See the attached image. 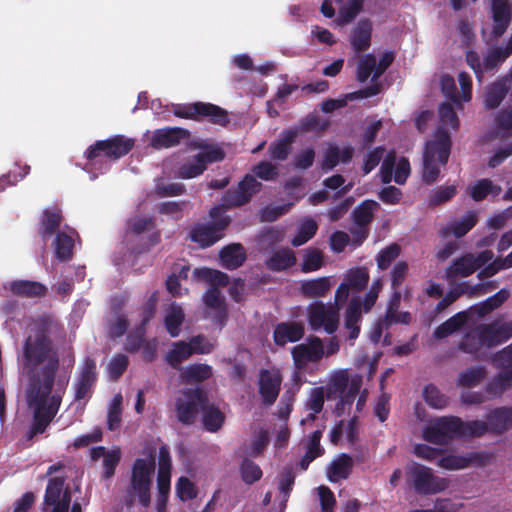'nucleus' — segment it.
<instances>
[{
  "mask_svg": "<svg viewBox=\"0 0 512 512\" xmlns=\"http://www.w3.org/2000/svg\"><path fill=\"white\" fill-rule=\"evenodd\" d=\"M51 322L39 318L28 326L27 336L18 354L22 378L28 381L26 398L34 413L32 434L43 433L56 415L65 385L66 377L59 379L53 388L55 372L59 365L57 353L49 338Z\"/></svg>",
  "mask_w": 512,
  "mask_h": 512,
  "instance_id": "obj_1",
  "label": "nucleus"
},
{
  "mask_svg": "<svg viewBox=\"0 0 512 512\" xmlns=\"http://www.w3.org/2000/svg\"><path fill=\"white\" fill-rule=\"evenodd\" d=\"M362 377L350 375L347 370L339 369L328 376L326 393L328 398L338 397L336 412L338 416L348 414L352 417L341 420L331 432V440L336 443L343 436L353 443L358 434L357 417L366 405L368 391L361 390Z\"/></svg>",
  "mask_w": 512,
  "mask_h": 512,
  "instance_id": "obj_2",
  "label": "nucleus"
},
{
  "mask_svg": "<svg viewBox=\"0 0 512 512\" xmlns=\"http://www.w3.org/2000/svg\"><path fill=\"white\" fill-rule=\"evenodd\" d=\"M261 184L251 175H247L236 190H229L223 203L210 210L212 224L197 225L191 232V239L201 247H208L222 238V231L228 225L229 218L224 215V208L241 206L247 203L253 194L260 190Z\"/></svg>",
  "mask_w": 512,
  "mask_h": 512,
  "instance_id": "obj_3",
  "label": "nucleus"
},
{
  "mask_svg": "<svg viewBox=\"0 0 512 512\" xmlns=\"http://www.w3.org/2000/svg\"><path fill=\"white\" fill-rule=\"evenodd\" d=\"M440 127L433 138L426 143L423 154V180L427 183L434 182L439 173L440 166L447 163L451 140L446 128L456 130L458 118L450 104H442L439 107Z\"/></svg>",
  "mask_w": 512,
  "mask_h": 512,
  "instance_id": "obj_4",
  "label": "nucleus"
},
{
  "mask_svg": "<svg viewBox=\"0 0 512 512\" xmlns=\"http://www.w3.org/2000/svg\"><path fill=\"white\" fill-rule=\"evenodd\" d=\"M203 410V424L210 432H216L224 423V414L213 405H206L200 389H188L180 393L176 399L175 409L179 421L190 424L197 416L199 409Z\"/></svg>",
  "mask_w": 512,
  "mask_h": 512,
  "instance_id": "obj_5",
  "label": "nucleus"
},
{
  "mask_svg": "<svg viewBox=\"0 0 512 512\" xmlns=\"http://www.w3.org/2000/svg\"><path fill=\"white\" fill-rule=\"evenodd\" d=\"M490 431L489 422L474 420L463 423L457 417H439L423 430V438L434 444H447L454 436H481Z\"/></svg>",
  "mask_w": 512,
  "mask_h": 512,
  "instance_id": "obj_6",
  "label": "nucleus"
},
{
  "mask_svg": "<svg viewBox=\"0 0 512 512\" xmlns=\"http://www.w3.org/2000/svg\"><path fill=\"white\" fill-rule=\"evenodd\" d=\"M512 337V321H506L502 316L491 323L480 324L466 333L460 343V348L467 353L478 354L483 349L498 346Z\"/></svg>",
  "mask_w": 512,
  "mask_h": 512,
  "instance_id": "obj_7",
  "label": "nucleus"
},
{
  "mask_svg": "<svg viewBox=\"0 0 512 512\" xmlns=\"http://www.w3.org/2000/svg\"><path fill=\"white\" fill-rule=\"evenodd\" d=\"M133 145L132 139L123 136H114L107 140L98 141L87 151L89 172L99 171V173H103L107 171L111 161L126 155Z\"/></svg>",
  "mask_w": 512,
  "mask_h": 512,
  "instance_id": "obj_8",
  "label": "nucleus"
},
{
  "mask_svg": "<svg viewBox=\"0 0 512 512\" xmlns=\"http://www.w3.org/2000/svg\"><path fill=\"white\" fill-rule=\"evenodd\" d=\"M193 274L197 279L211 284L212 287L204 296V303L207 307V317L222 326L226 320L227 311L224 298L216 287L227 285L228 276L221 271L209 268L195 269Z\"/></svg>",
  "mask_w": 512,
  "mask_h": 512,
  "instance_id": "obj_9",
  "label": "nucleus"
},
{
  "mask_svg": "<svg viewBox=\"0 0 512 512\" xmlns=\"http://www.w3.org/2000/svg\"><path fill=\"white\" fill-rule=\"evenodd\" d=\"M154 475L155 457L152 454L135 460L131 470L129 494L144 507H148L151 502Z\"/></svg>",
  "mask_w": 512,
  "mask_h": 512,
  "instance_id": "obj_10",
  "label": "nucleus"
},
{
  "mask_svg": "<svg viewBox=\"0 0 512 512\" xmlns=\"http://www.w3.org/2000/svg\"><path fill=\"white\" fill-rule=\"evenodd\" d=\"M383 288V280L376 278L369 291L366 293L364 299L360 297H353L345 312V328L349 330V338L356 339L359 335V325L361 320L362 311L367 313L374 306L380 291Z\"/></svg>",
  "mask_w": 512,
  "mask_h": 512,
  "instance_id": "obj_11",
  "label": "nucleus"
},
{
  "mask_svg": "<svg viewBox=\"0 0 512 512\" xmlns=\"http://www.w3.org/2000/svg\"><path fill=\"white\" fill-rule=\"evenodd\" d=\"M199 152L189 156L179 167L178 176L183 179H191L201 175L207 168V164L221 161L224 158L222 149L213 144L201 141L198 145Z\"/></svg>",
  "mask_w": 512,
  "mask_h": 512,
  "instance_id": "obj_12",
  "label": "nucleus"
},
{
  "mask_svg": "<svg viewBox=\"0 0 512 512\" xmlns=\"http://www.w3.org/2000/svg\"><path fill=\"white\" fill-rule=\"evenodd\" d=\"M343 303L313 302L307 307V320L312 330L334 333L339 325V311Z\"/></svg>",
  "mask_w": 512,
  "mask_h": 512,
  "instance_id": "obj_13",
  "label": "nucleus"
},
{
  "mask_svg": "<svg viewBox=\"0 0 512 512\" xmlns=\"http://www.w3.org/2000/svg\"><path fill=\"white\" fill-rule=\"evenodd\" d=\"M494 254L490 250H485L475 255L473 253L464 254L453 260L444 273V278L450 283H454L459 278H465L473 274L477 269L492 261Z\"/></svg>",
  "mask_w": 512,
  "mask_h": 512,
  "instance_id": "obj_14",
  "label": "nucleus"
},
{
  "mask_svg": "<svg viewBox=\"0 0 512 512\" xmlns=\"http://www.w3.org/2000/svg\"><path fill=\"white\" fill-rule=\"evenodd\" d=\"M71 504L70 491L64 489L63 478H53L49 481L45 493V509L49 512H81L79 503Z\"/></svg>",
  "mask_w": 512,
  "mask_h": 512,
  "instance_id": "obj_15",
  "label": "nucleus"
},
{
  "mask_svg": "<svg viewBox=\"0 0 512 512\" xmlns=\"http://www.w3.org/2000/svg\"><path fill=\"white\" fill-rule=\"evenodd\" d=\"M407 473L418 493L434 494L448 487L447 479L435 476L430 468L423 465L413 463L407 467Z\"/></svg>",
  "mask_w": 512,
  "mask_h": 512,
  "instance_id": "obj_16",
  "label": "nucleus"
},
{
  "mask_svg": "<svg viewBox=\"0 0 512 512\" xmlns=\"http://www.w3.org/2000/svg\"><path fill=\"white\" fill-rule=\"evenodd\" d=\"M173 111L176 116L182 118L204 116L215 124L225 125L228 122L226 111L210 103L196 102L194 104L175 105Z\"/></svg>",
  "mask_w": 512,
  "mask_h": 512,
  "instance_id": "obj_17",
  "label": "nucleus"
},
{
  "mask_svg": "<svg viewBox=\"0 0 512 512\" xmlns=\"http://www.w3.org/2000/svg\"><path fill=\"white\" fill-rule=\"evenodd\" d=\"M460 89L456 87L453 77L443 75L441 77L440 85L442 93L446 98L450 99L457 107H462L463 102H469L472 98V80L471 77L465 72L458 75Z\"/></svg>",
  "mask_w": 512,
  "mask_h": 512,
  "instance_id": "obj_18",
  "label": "nucleus"
},
{
  "mask_svg": "<svg viewBox=\"0 0 512 512\" xmlns=\"http://www.w3.org/2000/svg\"><path fill=\"white\" fill-rule=\"evenodd\" d=\"M171 467L172 466L169 451L165 446H162L159 449L158 454V497L156 501V508L158 512H163L166 506V502L170 492Z\"/></svg>",
  "mask_w": 512,
  "mask_h": 512,
  "instance_id": "obj_19",
  "label": "nucleus"
},
{
  "mask_svg": "<svg viewBox=\"0 0 512 512\" xmlns=\"http://www.w3.org/2000/svg\"><path fill=\"white\" fill-rule=\"evenodd\" d=\"M282 380V374L277 368L273 367L259 371L257 387L263 404L272 405L276 401Z\"/></svg>",
  "mask_w": 512,
  "mask_h": 512,
  "instance_id": "obj_20",
  "label": "nucleus"
},
{
  "mask_svg": "<svg viewBox=\"0 0 512 512\" xmlns=\"http://www.w3.org/2000/svg\"><path fill=\"white\" fill-rule=\"evenodd\" d=\"M369 281V272L367 268H352L344 276L343 282L339 285L335 293L336 303H345L350 296V292L362 291Z\"/></svg>",
  "mask_w": 512,
  "mask_h": 512,
  "instance_id": "obj_21",
  "label": "nucleus"
},
{
  "mask_svg": "<svg viewBox=\"0 0 512 512\" xmlns=\"http://www.w3.org/2000/svg\"><path fill=\"white\" fill-rule=\"evenodd\" d=\"M393 54L385 52L377 61L374 55L367 54L361 56L358 62L357 77L360 82L377 79L392 63Z\"/></svg>",
  "mask_w": 512,
  "mask_h": 512,
  "instance_id": "obj_22",
  "label": "nucleus"
},
{
  "mask_svg": "<svg viewBox=\"0 0 512 512\" xmlns=\"http://www.w3.org/2000/svg\"><path fill=\"white\" fill-rule=\"evenodd\" d=\"M491 455L486 452H470L464 455L449 454L438 461V466L447 470L480 467L489 463Z\"/></svg>",
  "mask_w": 512,
  "mask_h": 512,
  "instance_id": "obj_23",
  "label": "nucleus"
},
{
  "mask_svg": "<svg viewBox=\"0 0 512 512\" xmlns=\"http://www.w3.org/2000/svg\"><path fill=\"white\" fill-rule=\"evenodd\" d=\"M410 174V164L407 159L397 160L394 152H389L382 163L380 176L383 183L387 184L393 179L397 184H404Z\"/></svg>",
  "mask_w": 512,
  "mask_h": 512,
  "instance_id": "obj_24",
  "label": "nucleus"
},
{
  "mask_svg": "<svg viewBox=\"0 0 512 512\" xmlns=\"http://www.w3.org/2000/svg\"><path fill=\"white\" fill-rule=\"evenodd\" d=\"M509 56L510 55H505L504 48H497L490 50L482 60L476 52L468 51L466 60L476 74L477 79L481 81L484 72L492 70L497 65L504 62Z\"/></svg>",
  "mask_w": 512,
  "mask_h": 512,
  "instance_id": "obj_25",
  "label": "nucleus"
},
{
  "mask_svg": "<svg viewBox=\"0 0 512 512\" xmlns=\"http://www.w3.org/2000/svg\"><path fill=\"white\" fill-rule=\"evenodd\" d=\"M95 370V362L91 359H86L75 384V402L80 408H83L86 400L91 395L92 386L96 379Z\"/></svg>",
  "mask_w": 512,
  "mask_h": 512,
  "instance_id": "obj_26",
  "label": "nucleus"
},
{
  "mask_svg": "<svg viewBox=\"0 0 512 512\" xmlns=\"http://www.w3.org/2000/svg\"><path fill=\"white\" fill-rule=\"evenodd\" d=\"M292 356L298 369L304 368L310 362H318L323 358L321 339L313 337L304 343L294 346L292 348Z\"/></svg>",
  "mask_w": 512,
  "mask_h": 512,
  "instance_id": "obj_27",
  "label": "nucleus"
},
{
  "mask_svg": "<svg viewBox=\"0 0 512 512\" xmlns=\"http://www.w3.org/2000/svg\"><path fill=\"white\" fill-rule=\"evenodd\" d=\"M491 12L493 18V35L500 37L507 29L512 16V6L509 0H492Z\"/></svg>",
  "mask_w": 512,
  "mask_h": 512,
  "instance_id": "obj_28",
  "label": "nucleus"
},
{
  "mask_svg": "<svg viewBox=\"0 0 512 512\" xmlns=\"http://www.w3.org/2000/svg\"><path fill=\"white\" fill-rule=\"evenodd\" d=\"M378 207L379 204L376 201L365 200L354 210V221L359 226L358 230L356 231V245H359L366 238L367 233L363 227L370 223V221L373 218L374 212Z\"/></svg>",
  "mask_w": 512,
  "mask_h": 512,
  "instance_id": "obj_29",
  "label": "nucleus"
},
{
  "mask_svg": "<svg viewBox=\"0 0 512 512\" xmlns=\"http://www.w3.org/2000/svg\"><path fill=\"white\" fill-rule=\"evenodd\" d=\"M304 335V327L297 322H282L274 329V342L276 345L284 346L300 340Z\"/></svg>",
  "mask_w": 512,
  "mask_h": 512,
  "instance_id": "obj_30",
  "label": "nucleus"
},
{
  "mask_svg": "<svg viewBox=\"0 0 512 512\" xmlns=\"http://www.w3.org/2000/svg\"><path fill=\"white\" fill-rule=\"evenodd\" d=\"M477 221V213L469 211L461 219L452 221L443 227L440 230V236L444 239L450 235L460 238L468 233L475 226Z\"/></svg>",
  "mask_w": 512,
  "mask_h": 512,
  "instance_id": "obj_31",
  "label": "nucleus"
},
{
  "mask_svg": "<svg viewBox=\"0 0 512 512\" xmlns=\"http://www.w3.org/2000/svg\"><path fill=\"white\" fill-rule=\"evenodd\" d=\"M91 458L95 461L102 459L103 476L110 478L113 476L116 466L118 465L121 452L119 448L105 449L102 446L95 447L91 450Z\"/></svg>",
  "mask_w": 512,
  "mask_h": 512,
  "instance_id": "obj_32",
  "label": "nucleus"
},
{
  "mask_svg": "<svg viewBox=\"0 0 512 512\" xmlns=\"http://www.w3.org/2000/svg\"><path fill=\"white\" fill-rule=\"evenodd\" d=\"M372 22L369 19L360 20L353 29L350 43L355 52L365 51L371 42Z\"/></svg>",
  "mask_w": 512,
  "mask_h": 512,
  "instance_id": "obj_33",
  "label": "nucleus"
},
{
  "mask_svg": "<svg viewBox=\"0 0 512 512\" xmlns=\"http://www.w3.org/2000/svg\"><path fill=\"white\" fill-rule=\"evenodd\" d=\"M509 296V290L503 288L493 296L487 298L482 303L471 307L467 312L471 319L474 318L475 316L484 317L487 314L491 313L493 310L500 307L509 298Z\"/></svg>",
  "mask_w": 512,
  "mask_h": 512,
  "instance_id": "obj_34",
  "label": "nucleus"
},
{
  "mask_svg": "<svg viewBox=\"0 0 512 512\" xmlns=\"http://www.w3.org/2000/svg\"><path fill=\"white\" fill-rule=\"evenodd\" d=\"M410 314L408 312L398 313L396 312L392 304L389 306L386 318L383 320L377 321L371 329L370 339L374 343H378L382 338V333L389 323H409Z\"/></svg>",
  "mask_w": 512,
  "mask_h": 512,
  "instance_id": "obj_35",
  "label": "nucleus"
},
{
  "mask_svg": "<svg viewBox=\"0 0 512 512\" xmlns=\"http://www.w3.org/2000/svg\"><path fill=\"white\" fill-rule=\"evenodd\" d=\"M186 135L180 128H164L154 132L151 138V145L154 148H169L179 143Z\"/></svg>",
  "mask_w": 512,
  "mask_h": 512,
  "instance_id": "obj_36",
  "label": "nucleus"
},
{
  "mask_svg": "<svg viewBox=\"0 0 512 512\" xmlns=\"http://www.w3.org/2000/svg\"><path fill=\"white\" fill-rule=\"evenodd\" d=\"M143 332L141 328H139L135 333H131L127 338L126 349L128 351L134 352L140 349L143 346V357L146 361H152L156 356L157 350V341L153 339L152 341L143 343Z\"/></svg>",
  "mask_w": 512,
  "mask_h": 512,
  "instance_id": "obj_37",
  "label": "nucleus"
},
{
  "mask_svg": "<svg viewBox=\"0 0 512 512\" xmlns=\"http://www.w3.org/2000/svg\"><path fill=\"white\" fill-rule=\"evenodd\" d=\"M353 155V149L349 146L338 147L330 144L324 154L322 168L331 170L340 162H348Z\"/></svg>",
  "mask_w": 512,
  "mask_h": 512,
  "instance_id": "obj_38",
  "label": "nucleus"
},
{
  "mask_svg": "<svg viewBox=\"0 0 512 512\" xmlns=\"http://www.w3.org/2000/svg\"><path fill=\"white\" fill-rule=\"evenodd\" d=\"M489 428L491 432L503 433L512 427V409L500 407L488 415Z\"/></svg>",
  "mask_w": 512,
  "mask_h": 512,
  "instance_id": "obj_39",
  "label": "nucleus"
},
{
  "mask_svg": "<svg viewBox=\"0 0 512 512\" xmlns=\"http://www.w3.org/2000/svg\"><path fill=\"white\" fill-rule=\"evenodd\" d=\"M245 258V250L240 244L228 245L220 252L221 264L227 269H235L241 266Z\"/></svg>",
  "mask_w": 512,
  "mask_h": 512,
  "instance_id": "obj_40",
  "label": "nucleus"
},
{
  "mask_svg": "<svg viewBox=\"0 0 512 512\" xmlns=\"http://www.w3.org/2000/svg\"><path fill=\"white\" fill-rule=\"evenodd\" d=\"M508 79L504 78L499 81L494 82L487 88L484 97L485 107L488 109H494L498 107L508 92Z\"/></svg>",
  "mask_w": 512,
  "mask_h": 512,
  "instance_id": "obj_41",
  "label": "nucleus"
},
{
  "mask_svg": "<svg viewBox=\"0 0 512 512\" xmlns=\"http://www.w3.org/2000/svg\"><path fill=\"white\" fill-rule=\"evenodd\" d=\"M212 376V368L207 364H192L181 368L182 383L202 382Z\"/></svg>",
  "mask_w": 512,
  "mask_h": 512,
  "instance_id": "obj_42",
  "label": "nucleus"
},
{
  "mask_svg": "<svg viewBox=\"0 0 512 512\" xmlns=\"http://www.w3.org/2000/svg\"><path fill=\"white\" fill-rule=\"evenodd\" d=\"M296 263L294 252L289 248H284L274 252L266 261L270 270L282 271L290 268Z\"/></svg>",
  "mask_w": 512,
  "mask_h": 512,
  "instance_id": "obj_43",
  "label": "nucleus"
},
{
  "mask_svg": "<svg viewBox=\"0 0 512 512\" xmlns=\"http://www.w3.org/2000/svg\"><path fill=\"white\" fill-rule=\"evenodd\" d=\"M183 320L184 312L180 305L172 303L166 308L164 322L171 337H177L179 335Z\"/></svg>",
  "mask_w": 512,
  "mask_h": 512,
  "instance_id": "obj_44",
  "label": "nucleus"
},
{
  "mask_svg": "<svg viewBox=\"0 0 512 512\" xmlns=\"http://www.w3.org/2000/svg\"><path fill=\"white\" fill-rule=\"evenodd\" d=\"M352 459L346 454L339 455L328 469V478L331 482L346 479L351 471Z\"/></svg>",
  "mask_w": 512,
  "mask_h": 512,
  "instance_id": "obj_45",
  "label": "nucleus"
},
{
  "mask_svg": "<svg viewBox=\"0 0 512 512\" xmlns=\"http://www.w3.org/2000/svg\"><path fill=\"white\" fill-rule=\"evenodd\" d=\"M468 192L474 201H481L489 195L493 197L498 196L501 192V187L493 184L489 179H481L473 183L468 188Z\"/></svg>",
  "mask_w": 512,
  "mask_h": 512,
  "instance_id": "obj_46",
  "label": "nucleus"
},
{
  "mask_svg": "<svg viewBox=\"0 0 512 512\" xmlns=\"http://www.w3.org/2000/svg\"><path fill=\"white\" fill-rule=\"evenodd\" d=\"M76 232L72 229L57 234L54 245L56 257L67 260L71 257Z\"/></svg>",
  "mask_w": 512,
  "mask_h": 512,
  "instance_id": "obj_47",
  "label": "nucleus"
},
{
  "mask_svg": "<svg viewBox=\"0 0 512 512\" xmlns=\"http://www.w3.org/2000/svg\"><path fill=\"white\" fill-rule=\"evenodd\" d=\"M330 277H320L301 282V292L308 297H319L325 295L331 288Z\"/></svg>",
  "mask_w": 512,
  "mask_h": 512,
  "instance_id": "obj_48",
  "label": "nucleus"
},
{
  "mask_svg": "<svg viewBox=\"0 0 512 512\" xmlns=\"http://www.w3.org/2000/svg\"><path fill=\"white\" fill-rule=\"evenodd\" d=\"M297 135V130L284 132L282 138L270 145L269 153L271 158L274 160H285L289 153V146Z\"/></svg>",
  "mask_w": 512,
  "mask_h": 512,
  "instance_id": "obj_49",
  "label": "nucleus"
},
{
  "mask_svg": "<svg viewBox=\"0 0 512 512\" xmlns=\"http://www.w3.org/2000/svg\"><path fill=\"white\" fill-rule=\"evenodd\" d=\"M193 354V349L188 342L178 341L172 344L171 349L166 354L167 363L174 367L178 368L179 365L187 360Z\"/></svg>",
  "mask_w": 512,
  "mask_h": 512,
  "instance_id": "obj_50",
  "label": "nucleus"
},
{
  "mask_svg": "<svg viewBox=\"0 0 512 512\" xmlns=\"http://www.w3.org/2000/svg\"><path fill=\"white\" fill-rule=\"evenodd\" d=\"M9 289L14 294L24 295L28 297L43 296L46 288L39 282L18 280L9 283Z\"/></svg>",
  "mask_w": 512,
  "mask_h": 512,
  "instance_id": "obj_51",
  "label": "nucleus"
},
{
  "mask_svg": "<svg viewBox=\"0 0 512 512\" xmlns=\"http://www.w3.org/2000/svg\"><path fill=\"white\" fill-rule=\"evenodd\" d=\"M366 0H348L339 9L335 23L338 26H344L350 23L363 9Z\"/></svg>",
  "mask_w": 512,
  "mask_h": 512,
  "instance_id": "obj_52",
  "label": "nucleus"
},
{
  "mask_svg": "<svg viewBox=\"0 0 512 512\" xmlns=\"http://www.w3.org/2000/svg\"><path fill=\"white\" fill-rule=\"evenodd\" d=\"M512 385V377L510 374L501 370L486 386V394L489 398L494 399L500 397Z\"/></svg>",
  "mask_w": 512,
  "mask_h": 512,
  "instance_id": "obj_53",
  "label": "nucleus"
},
{
  "mask_svg": "<svg viewBox=\"0 0 512 512\" xmlns=\"http://www.w3.org/2000/svg\"><path fill=\"white\" fill-rule=\"evenodd\" d=\"M317 229L316 221L310 217H305L300 222L297 232L291 240V244L295 247L305 244L315 235Z\"/></svg>",
  "mask_w": 512,
  "mask_h": 512,
  "instance_id": "obj_54",
  "label": "nucleus"
},
{
  "mask_svg": "<svg viewBox=\"0 0 512 512\" xmlns=\"http://www.w3.org/2000/svg\"><path fill=\"white\" fill-rule=\"evenodd\" d=\"M409 266L405 261H398L390 272L391 286L394 290L392 296V304L397 303L400 300L401 294L399 288L403 283L404 279L408 275Z\"/></svg>",
  "mask_w": 512,
  "mask_h": 512,
  "instance_id": "obj_55",
  "label": "nucleus"
},
{
  "mask_svg": "<svg viewBox=\"0 0 512 512\" xmlns=\"http://www.w3.org/2000/svg\"><path fill=\"white\" fill-rule=\"evenodd\" d=\"M468 319H471L468 312H460L441 324L435 330L434 336L438 339L445 338L459 329L462 325L466 324Z\"/></svg>",
  "mask_w": 512,
  "mask_h": 512,
  "instance_id": "obj_56",
  "label": "nucleus"
},
{
  "mask_svg": "<svg viewBox=\"0 0 512 512\" xmlns=\"http://www.w3.org/2000/svg\"><path fill=\"white\" fill-rule=\"evenodd\" d=\"M487 371L484 366L470 367L458 376V384L463 387H475L486 377Z\"/></svg>",
  "mask_w": 512,
  "mask_h": 512,
  "instance_id": "obj_57",
  "label": "nucleus"
},
{
  "mask_svg": "<svg viewBox=\"0 0 512 512\" xmlns=\"http://www.w3.org/2000/svg\"><path fill=\"white\" fill-rule=\"evenodd\" d=\"M321 436L322 431L320 429H316L312 432L306 445L307 451L301 460L302 469H306L311 461L322 454L323 449L320 446Z\"/></svg>",
  "mask_w": 512,
  "mask_h": 512,
  "instance_id": "obj_58",
  "label": "nucleus"
},
{
  "mask_svg": "<svg viewBox=\"0 0 512 512\" xmlns=\"http://www.w3.org/2000/svg\"><path fill=\"white\" fill-rule=\"evenodd\" d=\"M512 136V107L501 110L496 116L495 138L502 140Z\"/></svg>",
  "mask_w": 512,
  "mask_h": 512,
  "instance_id": "obj_59",
  "label": "nucleus"
},
{
  "mask_svg": "<svg viewBox=\"0 0 512 512\" xmlns=\"http://www.w3.org/2000/svg\"><path fill=\"white\" fill-rule=\"evenodd\" d=\"M401 248L399 245L392 243L381 249L376 256V263L380 270H386L391 263L400 255Z\"/></svg>",
  "mask_w": 512,
  "mask_h": 512,
  "instance_id": "obj_60",
  "label": "nucleus"
},
{
  "mask_svg": "<svg viewBox=\"0 0 512 512\" xmlns=\"http://www.w3.org/2000/svg\"><path fill=\"white\" fill-rule=\"evenodd\" d=\"M423 397L426 403L435 409H442L448 404V398L432 384L425 386Z\"/></svg>",
  "mask_w": 512,
  "mask_h": 512,
  "instance_id": "obj_61",
  "label": "nucleus"
},
{
  "mask_svg": "<svg viewBox=\"0 0 512 512\" xmlns=\"http://www.w3.org/2000/svg\"><path fill=\"white\" fill-rule=\"evenodd\" d=\"M122 401V395L116 394L109 405L107 424L110 430H115L120 426Z\"/></svg>",
  "mask_w": 512,
  "mask_h": 512,
  "instance_id": "obj_62",
  "label": "nucleus"
},
{
  "mask_svg": "<svg viewBox=\"0 0 512 512\" xmlns=\"http://www.w3.org/2000/svg\"><path fill=\"white\" fill-rule=\"evenodd\" d=\"M323 256L317 249H307L303 256L302 271L313 272L321 268Z\"/></svg>",
  "mask_w": 512,
  "mask_h": 512,
  "instance_id": "obj_63",
  "label": "nucleus"
},
{
  "mask_svg": "<svg viewBox=\"0 0 512 512\" xmlns=\"http://www.w3.org/2000/svg\"><path fill=\"white\" fill-rule=\"evenodd\" d=\"M493 363L512 377V343L494 355Z\"/></svg>",
  "mask_w": 512,
  "mask_h": 512,
  "instance_id": "obj_64",
  "label": "nucleus"
}]
</instances>
